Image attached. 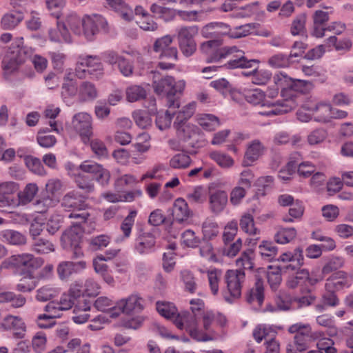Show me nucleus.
<instances>
[{
  "label": "nucleus",
  "instance_id": "obj_1",
  "mask_svg": "<svg viewBox=\"0 0 353 353\" xmlns=\"http://www.w3.org/2000/svg\"><path fill=\"white\" fill-rule=\"evenodd\" d=\"M214 312L207 310L202 312L201 316L202 329L198 327V319L192 316L188 311H184L178 315L175 320L176 327L185 330L192 339L197 341H209L213 340L212 334L214 332Z\"/></svg>",
  "mask_w": 353,
  "mask_h": 353
},
{
  "label": "nucleus",
  "instance_id": "obj_2",
  "mask_svg": "<svg viewBox=\"0 0 353 353\" xmlns=\"http://www.w3.org/2000/svg\"><path fill=\"white\" fill-rule=\"evenodd\" d=\"M276 260L284 263H291L284 266L283 270L296 271L294 274L289 276L287 281L288 288L294 289L301 285L307 287V285H310L312 286L319 282V279L310 276L309 271L307 269H301V267L304 264L303 253L301 248H296L293 252H283Z\"/></svg>",
  "mask_w": 353,
  "mask_h": 353
},
{
  "label": "nucleus",
  "instance_id": "obj_3",
  "mask_svg": "<svg viewBox=\"0 0 353 353\" xmlns=\"http://www.w3.org/2000/svg\"><path fill=\"white\" fill-rule=\"evenodd\" d=\"M207 61L209 63L219 62L223 59H228L223 67L228 70L251 68L259 61L254 59H248L245 52L239 50L236 46H224L212 52H209Z\"/></svg>",
  "mask_w": 353,
  "mask_h": 353
},
{
  "label": "nucleus",
  "instance_id": "obj_4",
  "mask_svg": "<svg viewBox=\"0 0 353 353\" xmlns=\"http://www.w3.org/2000/svg\"><path fill=\"white\" fill-rule=\"evenodd\" d=\"M23 37H21L13 42L2 61L3 74L6 78L17 72L32 54L31 48L23 46Z\"/></svg>",
  "mask_w": 353,
  "mask_h": 353
},
{
  "label": "nucleus",
  "instance_id": "obj_5",
  "mask_svg": "<svg viewBox=\"0 0 353 353\" xmlns=\"http://www.w3.org/2000/svg\"><path fill=\"white\" fill-rule=\"evenodd\" d=\"M185 87L183 80L175 81L172 77L167 76L153 83L155 93L165 97L167 106L170 108H179V97Z\"/></svg>",
  "mask_w": 353,
  "mask_h": 353
},
{
  "label": "nucleus",
  "instance_id": "obj_6",
  "mask_svg": "<svg viewBox=\"0 0 353 353\" xmlns=\"http://www.w3.org/2000/svg\"><path fill=\"white\" fill-rule=\"evenodd\" d=\"M201 33L203 37L210 39L202 43V49L210 50L212 52L220 48L223 36L228 35L230 37L231 28L229 25L223 22H211L202 28Z\"/></svg>",
  "mask_w": 353,
  "mask_h": 353
},
{
  "label": "nucleus",
  "instance_id": "obj_7",
  "mask_svg": "<svg viewBox=\"0 0 353 353\" xmlns=\"http://www.w3.org/2000/svg\"><path fill=\"white\" fill-rule=\"evenodd\" d=\"M224 279L226 286L221 291L223 298L226 302L233 303L241 296L245 272L242 270H230L226 272Z\"/></svg>",
  "mask_w": 353,
  "mask_h": 353
},
{
  "label": "nucleus",
  "instance_id": "obj_8",
  "mask_svg": "<svg viewBox=\"0 0 353 353\" xmlns=\"http://www.w3.org/2000/svg\"><path fill=\"white\" fill-rule=\"evenodd\" d=\"M173 41V37L170 34L165 35L157 39L153 45V50L159 53V57L161 59L168 60V62L160 61L158 67L161 70H169L174 67V64L171 61L178 60V50L174 46H171Z\"/></svg>",
  "mask_w": 353,
  "mask_h": 353
},
{
  "label": "nucleus",
  "instance_id": "obj_9",
  "mask_svg": "<svg viewBox=\"0 0 353 353\" xmlns=\"http://www.w3.org/2000/svg\"><path fill=\"white\" fill-rule=\"evenodd\" d=\"M75 74L79 79L90 77L99 79L103 75V67L97 56L80 55L78 57Z\"/></svg>",
  "mask_w": 353,
  "mask_h": 353
},
{
  "label": "nucleus",
  "instance_id": "obj_10",
  "mask_svg": "<svg viewBox=\"0 0 353 353\" xmlns=\"http://www.w3.org/2000/svg\"><path fill=\"white\" fill-rule=\"evenodd\" d=\"M88 196L80 194L79 192L72 190L68 192L62 199L61 205L67 210L72 212L69 214V218H74L81 220V222H85L89 216V213L85 211L88 206L85 199Z\"/></svg>",
  "mask_w": 353,
  "mask_h": 353
},
{
  "label": "nucleus",
  "instance_id": "obj_11",
  "mask_svg": "<svg viewBox=\"0 0 353 353\" xmlns=\"http://www.w3.org/2000/svg\"><path fill=\"white\" fill-rule=\"evenodd\" d=\"M288 332L295 334L293 345H290L294 352H301L307 349L312 337V328L309 323H294L289 327Z\"/></svg>",
  "mask_w": 353,
  "mask_h": 353
},
{
  "label": "nucleus",
  "instance_id": "obj_12",
  "mask_svg": "<svg viewBox=\"0 0 353 353\" xmlns=\"http://www.w3.org/2000/svg\"><path fill=\"white\" fill-rule=\"evenodd\" d=\"M72 124L81 137L84 144H88L92 135V117L86 112H79L74 115Z\"/></svg>",
  "mask_w": 353,
  "mask_h": 353
},
{
  "label": "nucleus",
  "instance_id": "obj_13",
  "mask_svg": "<svg viewBox=\"0 0 353 353\" xmlns=\"http://www.w3.org/2000/svg\"><path fill=\"white\" fill-rule=\"evenodd\" d=\"M10 263L19 270L21 274L28 272L34 273V271L41 265L42 260L34 257L31 254H22L12 256Z\"/></svg>",
  "mask_w": 353,
  "mask_h": 353
},
{
  "label": "nucleus",
  "instance_id": "obj_14",
  "mask_svg": "<svg viewBox=\"0 0 353 353\" xmlns=\"http://www.w3.org/2000/svg\"><path fill=\"white\" fill-rule=\"evenodd\" d=\"M106 26L107 21L99 14L86 15L82 19L83 34L89 41H92L94 36L101 30H105Z\"/></svg>",
  "mask_w": 353,
  "mask_h": 353
},
{
  "label": "nucleus",
  "instance_id": "obj_15",
  "mask_svg": "<svg viewBox=\"0 0 353 353\" xmlns=\"http://www.w3.org/2000/svg\"><path fill=\"white\" fill-rule=\"evenodd\" d=\"M79 168L83 172L92 174V179H93V180L94 179L101 185H106L109 183L110 179V172L101 164L90 161H85Z\"/></svg>",
  "mask_w": 353,
  "mask_h": 353
},
{
  "label": "nucleus",
  "instance_id": "obj_16",
  "mask_svg": "<svg viewBox=\"0 0 353 353\" xmlns=\"http://www.w3.org/2000/svg\"><path fill=\"white\" fill-rule=\"evenodd\" d=\"M156 238L149 232H144L139 228L134 240V249L140 254H147L154 250Z\"/></svg>",
  "mask_w": 353,
  "mask_h": 353
},
{
  "label": "nucleus",
  "instance_id": "obj_17",
  "mask_svg": "<svg viewBox=\"0 0 353 353\" xmlns=\"http://www.w3.org/2000/svg\"><path fill=\"white\" fill-rule=\"evenodd\" d=\"M145 301L138 294H131L127 299H123L117 302L118 312L127 314L139 313L144 309Z\"/></svg>",
  "mask_w": 353,
  "mask_h": 353
},
{
  "label": "nucleus",
  "instance_id": "obj_18",
  "mask_svg": "<svg viewBox=\"0 0 353 353\" xmlns=\"http://www.w3.org/2000/svg\"><path fill=\"white\" fill-rule=\"evenodd\" d=\"M353 283V278L346 272L339 271L331 275L325 281V289L339 292L350 288Z\"/></svg>",
  "mask_w": 353,
  "mask_h": 353
},
{
  "label": "nucleus",
  "instance_id": "obj_19",
  "mask_svg": "<svg viewBox=\"0 0 353 353\" xmlns=\"http://www.w3.org/2000/svg\"><path fill=\"white\" fill-rule=\"evenodd\" d=\"M86 268L87 262L84 260L77 262L66 261L58 265L57 271L61 280H66L73 274H81Z\"/></svg>",
  "mask_w": 353,
  "mask_h": 353
},
{
  "label": "nucleus",
  "instance_id": "obj_20",
  "mask_svg": "<svg viewBox=\"0 0 353 353\" xmlns=\"http://www.w3.org/2000/svg\"><path fill=\"white\" fill-rule=\"evenodd\" d=\"M83 223L79 220L62 234L61 242L64 249H69L72 245L81 244L83 236V228L81 224Z\"/></svg>",
  "mask_w": 353,
  "mask_h": 353
},
{
  "label": "nucleus",
  "instance_id": "obj_21",
  "mask_svg": "<svg viewBox=\"0 0 353 353\" xmlns=\"http://www.w3.org/2000/svg\"><path fill=\"white\" fill-rule=\"evenodd\" d=\"M178 137L187 143V146L199 148L200 133L199 129L193 124L188 123L176 130Z\"/></svg>",
  "mask_w": 353,
  "mask_h": 353
},
{
  "label": "nucleus",
  "instance_id": "obj_22",
  "mask_svg": "<svg viewBox=\"0 0 353 353\" xmlns=\"http://www.w3.org/2000/svg\"><path fill=\"white\" fill-rule=\"evenodd\" d=\"M5 330H12L15 338L23 339L26 332V326L23 319L17 316L7 315L1 324Z\"/></svg>",
  "mask_w": 353,
  "mask_h": 353
},
{
  "label": "nucleus",
  "instance_id": "obj_23",
  "mask_svg": "<svg viewBox=\"0 0 353 353\" xmlns=\"http://www.w3.org/2000/svg\"><path fill=\"white\" fill-rule=\"evenodd\" d=\"M49 39L55 43H71L72 37L66 27V24L59 21H57V26L48 31Z\"/></svg>",
  "mask_w": 353,
  "mask_h": 353
},
{
  "label": "nucleus",
  "instance_id": "obj_24",
  "mask_svg": "<svg viewBox=\"0 0 353 353\" xmlns=\"http://www.w3.org/2000/svg\"><path fill=\"white\" fill-rule=\"evenodd\" d=\"M19 190L17 183L12 181L0 183V207L13 203L12 195Z\"/></svg>",
  "mask_w": 353,
  "mask_h": 353
},
{
  "label": "nucleus",
  "instance_id": "obj_25",
  "mask_svg": "<svg viewBox=\"0 0 353 353\" xmlns=\"http://www.w3.org/2000/svg\"><path fill=\"white\" fill-rule=\"evenodd\" d=\"M228 194L223 190H216L210 194V209L212 213L218 214L223 211L228 203Z\"/></svg>",
  "mask_w": 353,
  "mask_h": 353
},
{
  "label": "nucleus",
  "instance_id": "obj_26",
  "mask_svg": "<svg viewBox=\"0 0 353 353\" xmlns=\"http://www.w3.org/2000/svg\"><path fill=\"white\" fill-rule=\"evenodd\" d=\"M264 149L265 148L260 141H252L247 148L244 159L243 160V165H252V163L263 154Z\"/></svg>",
  "mask_w": 353,
  "mask_h": 353
},
{
  "label": "nucleus",
  "instance_id": "obj_27",
  "mask_svg": "<svg viewBox=\"0 0 353 353\" xmlns=\"http://www.w3.org/2000/svg\"><path fill=\"white\" fill-rule=\"evenodd\" d=\"M172 214L174 221L181 223L188 220L192 214V212L185 200L183 198H178L174 202Z\"/></svg>",
  "mask_w": 353,
  "mask_h": 353
},
{
  "label": "nucleus",
  "instance_id": "obj_28",
  "mask_svg": "<svg viewBox=\"0 0 353 353\" xmlns=\"http://www.w3.org/2000/svg\"><path fill=\"white\" fill-rule=\"evenodd\" d=\"M246 301L250 304L261 306L264 301V283L261 278H256L254 285L248 292Z\"/></svg>",
  "mask_w": 353,
  "mask_h": 353
},
{
  "label": "nucleus",
  "instance_id": "obj_29",
  "mask_svg": "<svg viewBox=\"0 0 353 353\" xmlns=\"http://www.w3.org/2000/svg\"><path fill=\"white\" fill-rule=\"evenodd\" d=\"M106 3L125 21H131L134 17V10L123 0H105Z\"/></svg>",
  "mask_w": 353,
  "mask_h": 353
},
{
  "label": "nucleus",
  "instance_id": "obj_30",
  "mask_svg": "<svg viewBox=\"0 0 353 353\" xmlns=\"http://www.w3.org/2000/svg\"><path fill=\"white\" fill-rule=\"evenodd\" d=\"M92 303L88 300L77 302L73 310L74 315L72 319L76 323L81 324L86 322L90 318L88 312L90 310Z\"/></svg>",
  "mask_w": 353,
  "mask_h": 353
},
{
  "label": "nucleus",
  "instance_id": "obj_31",
  "mask_svg": "<svg viewBox=\"0 0 353 353\" xmlns=\"http://www.w3.org/2000/svg\"><path fill=\"white\" fill-rule=\"evenodd\" d=\"M307 110L313 112L314 119L317 122L327 123L330 121L331 105L325 103H319Z\"/></svg>",
  "mask_w": 353,
  "mask_h": 353
},
{
  "label": "nucleus",
  "instance_id": "obj_32",
  "mask_svg": "<svg viewBox=\"0 0 353 353\" xmlns=\"http://www.w3.org/2000/svg\"><path fill=\"white\" fill-rule=\"evenodd\" d=\"M1 240L12 245H23L26 243V236L14 230H4L0 232Z\"/></svg>",
  "mask_w": 353,
  "mask_h": 353
},
{
  "label": "nucleus",
  "instance_id": "obj_33",
  "mask_svg": "<svg viewBox=\"0 0 353 353\" xmlns=\"http://www.w3.org/2000/svg\"><path fill=\"white\" fill-rule=\"evenodd\" d=\"M94 307L99 311L109 312L110 316L112 318L117 317L119 315L117 303L116 305H114L110 299L105 296L97 298L94 301Z\"/></svg>",
  "mask_w": 353,
  "mask_h": 353
},
{
  "label": "nucleus",
  "instance_id": "obj_34",
  "mask_svg": "<svg viewBox=\"0 0 353 353\" xmlns=\"http://www.w3.org/2000/svg\"><path fill=\"white\" fill-rule=\"evenodd\" d=\"M74 181L77 186L83 191V195L88 196L89 194L94 192L95 188L92 179L89 174L78 173L75 175Z\"/></svg>",
  "mask_w": 353,
  "mask_h": 353
},
{
  "label": "nucleus",
  "instance_id": "obj_35",
  "mask_svg": "<svg viewBox=\"0 0 353 353\" xmlns=\"http://www.w3.org/2000/svg\"><path fill=\"white\" fill-rule=\"evenodd\" d=\"M196 26H181L176 29L178 43L195 41L194 37L198 34Z\"/></svg>",
  "mask_w": 353,
  "mask_h": 353
},
{
  "label": "nucleus",
  "instance_id": "obj_36",
  "mask_svg": "<svg viewBox=\"0 0 353 353\" xmlns=\"http://www.w3.org/2000/svg\"><path fill=\"white\" fill-rule=\"evenodd\" d=\"M22 278L16 285V290L21 292H30L38 285V279L34 276V273L30 272L21 274Z\"/></svg>",
  "mask_w": 353,
  "mask_h": 353
},
{
  "label": "nucleus",
  "instance_id": "obj_37",
  "mask_svg": "<svg viewBox=\"0 0 353 353\" xmlns=\"http://www.w3.org/2000/svg\"><path fill=\"white\" fill-rule=\"evenodd\" d=\"M59 202L55 196L44 194L34 203L36 212L45 213L50 208L54 207Z\"/></svg>",
  "mask_w": 353,
  "mask_h": 353
},
{
  "label": "nucleus",
  "instance_id": "obj_38",
  "mask_svg": "<svg viewBox=\"0 0 353 353\" xmlns=\"http://www.w3.org/2000/svg\"><path fill=\"white\" fill-rule=\"evenodd\" d=\"M31 251L37 254H46L54 251V244L47 239H35L31 243Z\"/></svg>",
  "mask_w": 353,
  "mask_h": 353
},
{
  "label": "nucleus",
  "instance_id": "obj_39",
  "mask_svg": "<svg viewBox=\"0 0 353 353\" xmlns=\"http://www.w3.org/2000/svg\"><path fill=\"white\" fill-rule=\"evenodd\" d=\"M88 143L90 144L91 151L97 159L102 160L108 158L109 152L108 148L102 140L97 138L91 139L90 137Z\"/></svg>",
  "mask_w": 353,
  "mask_h": 353
},
{
  "label": "nucleus",
  "instance_id": "obj_40",
  "mask_svg": "<svg viewBox=\"0 0 353 353\" xmlns=\"http://www.w3.org/2000/svg\"><path fill=\"white\" fill-rule=\"evenodd\" d=\"M79 96L83 101H91L97 97L98 92L94 84L83 81L79 86Z\"/></svg>",
  "mask_w": 353,
  "mask_h": 353
},
{
  "label": "nucleus",
  "instance_id": "obj_41",
  "mask_svg": "<svg viewBox=\"0 0 353 353\" xmlns=\"http://www.w3.org/2000/svg\"><path fill=\"white\" fill-rule=\"evenodd\" d=\"M157 310L160 315L166 319L174 318V323L178 315L181 314L184 312L178 313L177 308L172 303L157 301L156 303Z\"/></svg>",
  "mask_w": 353,
  "mask_h": 353
},
{
  "label": "nucleus",
  "instance_id": "obj_42",
  "mask_svg": "<svg viewBox=\"0 0 353 353\" xmlns=\"http://www.w3.org/2000/svg\"><path fill=\"white\" fill-rule=\"evenodd\" d=\"M23 19V14L21 12L12 11L3 16L1 24L3 29L10 30L14 28Z\"/></svg>",
  "mask_w": 353,
  "mask_h": 353
},
{
  "label": "nucleus",
  "instance_id": "obj_43",
  "mask_svg": "<svg viewBox=\"0 0 353 353\" xmlns=\"http://www.w3.org/2000/svg\"><path fill=\"white\" fill-rule=\"evenodd\" d=\"M278 248L273 242L263 241L259 246V253L263 260L271 261L277 254Z\"/></svg>",
  "mask_w": 353,
  "mask_h": 353
},
{
  "label": "nucleus",
  "instance_id": "obj_44",
  "mask_svg": "<svg viewBox=\"0 0 353 353\" xmlns=\"http://www.w3.org/2000/svg\"><path fill=\"white\" fill-rule=\"evenodd\" d=\"M38 192V186L35 183H28L22 191L18 192L19 204L26 205L31 202Z\"/></svg>",
  "mask_w": 353,
  "mask_h": 353
},
{
  "label": "nucleus",
  "instance_id": "obj_45",
  "mask_svg": "<svg viewBox=\"0 0 353 353\" xmlns=\"http://www.w3.org/2000/svg\"><path fill=\"white\" fill-rule=\"evenodd\" d=\"M268 270L267 272L268 282L272 290H276L282 281V276H281L282 269L280 266H272V265H269L268 267Z\"/></svg>",
  "mask_w": 353,
  "mask_h": 353
},
{
  "label": "nucleus",
  "instance_id": "obj_46",
  "mask_svg": "<svg viewBox=\"0 0 353 353\" xmlns=\"http://www.w3.org/2000/svg\"><path fill=\"white\" fill-rule=\"evenodd\" d=\"M322 304L316 305V309L319 312H323L326 307H336L339 304V299L336 293L332 290H325L322 295Z\"/></svg>",
  "mask_w": 353,
  "mask_h": 353
},
{
  "label": "nucleus",
  "instance_id": "obj_47",
  "mask_svg": "<svg viewBox=\"0 0 353 353\" xmlns=\"http://www.w3.org/2000/svg\"><path fill=\"white\" fill-rule=\"evenodd\" d=\"M241 229L250 235L259 234V230L255 227L253 216L250 213L243 214L239 221Z\"/></svg>",
  "mask_w": 353,
  "mask_h": 353
},
{
  "label": "nucleus",
  "instance_id": "obj_48",
  "mask_svg": "<svg viewBox=\"0 0 353 353\" xmlns=\"http://www.w3.org/2000/svg\"><path fill=\"white\" fill-rule=\"evenodd\" d=\"M126 99L129 102H136L146 98L147 92L141 85H132L126 88Z\"/></svg>",
  "mask_w": 353,
  "mask_h": 353
},
{
  "label": "nucleus",
  "instance_id": "obj_49",
  "mask_svg": "<svg viewBox=\"0 0 353 353\" xmlns=\"http://www.w3.org/2000/svg\"><path fill=\"white\" fill-rule=\"evenodd\" d=\"M0 301L10 303L11 306L18 308L25 305L26 299L21 294H16L12 292H6L0 294Z\"/></svg>",
  "mask_w": 353,
  "mask_h": 353
},
{
  "label": "nucleus",
  "instance_id": "obj_50",
  "mask_svg": "<svg viewBox=\"0 0 353 353\" xmlns=\"http://www.w3.org/2000/svg\"><path fill=\"white\" fill-rule=\"evenodd\" d=\"M209 156L222 168H230L234 163V159L230 155L220 151H213L210 153Z\"/></svg>",
  "mask_w": 353,
  "mask_h": 353
},
{
  "label": "nucleus",
  "instance_id": "obj_51",
  "mask_svg": "<svg viewBox=\"0 0 353 353\" xmlns=\"http://www.w3.org/2000/svg\"><path fill=\"white\" fill-rule=\"evenodd\" d=\"M306 15L301 14L296 16L292 21L290 28V32L293 36L306 35Z\"/></svg>",
  "mask_w": 353,
  "mask_h": 353
},
{
  "label": "nucleus",
  "instance_id": "obj_52",
  "mask_svg": "<svg viewBox=\"0 0 353 353\" xmlns=\"http://www.w3.org/2000/svg\"><path fill=\"white\" fill-rule=\"evenodd\" d=\"M198 123L205 130L213 131L219 126V119L210 114L200 115L197 119Z\"/></svg>",
  "mask_w": 353,
  "mask_h": 353
},
{
  "label": "nucleus",
  "instance_id": "obj_53",
  "mask_svg": "<svg viewBox=\"0 0 353 353\" xmlns=\"http://www.w3.org/2000/svg\"><path fill=\"white\" fill-rule=\"evenodd\" d=\"M294 79L288 77L285 72H280L274 76V81L282 93L285 90H291Z\"/></svg>",
  "mask_w": 353,
  "mask_h": 353
},
{
  "label": "nucleus",
  "instance_id": "obj_54",
  "mask_svg": "<svg viewBox=\"0 0 353 353\" xmlns=\"http://www.w3.org/2000/svg\"><path fill=\"white\" fill-rule=\"evenodd\" d=\"M150 10L159 18H161L164 21H167L174 17L176 9L174 8H168L161 5L153 3L150 6Z\"/></svg>",
  "mask_w": 353,
  "mask_h": 353
},
{
  "label": "nucleus",
  "instance_id": "obj_55",
  "mask_svg": "<svg viewBox=\"0 0 353 353\" xmlns=\"http://www.w3.org/2000/svg\"><path fill=\"white\" fill-rule=\"evenodd\" d=\"M275 303L281 310H294V297L286 292H279L275 298Z\"/></svg>",
  "mask_w": 353,
  "mask_h": 353
},
{
  "label": "nucleus",
  "instance_id": "obj_56",
  "mask_svg": "<svg viewBox=\"0 0 353 353\" xmlns=\"http://www.w3.org/2000/svg\"><path fill=\"white\" fill-rule=\"evenodd\" d=\"M138 183L137 178L132 174H124L119 177L114 183L119 192H124L125 189L132 188Z\"/></svg>",
  "mask_w": 353,
  "mask_h": 353
},
{
  "label": "nucleus",
  "instance_id": "obj_57",
  "mask_svg": "<svg viewBox=\"0 0 353 353\" xmlns=\"http://www.w3.org/2000/svg\"><path fill=\"white\" fill-rule=\"evenodd\" d=\"M296 235V231L294 228H281L274 234V241L280 244L289 243Z\"/></svg>",
  "mask_w": 353,
  "mask_h": 353
},
{
  "label": "nucleus",
  "instance_id": "obj_58",
  "mask_svg": "<svg viewBox=\"0 0 353 353\" xmlns=\"http://www.w3.org/2000/svg\"><path fill=\"white\" fill-rule=\"evenodd\" d=\"M304 212V206L302 201L296 200L295 202L290 206L289 216L286 215L283 217L285 222H293V219H300Z\"/></svg>",
  "mask_w": 353,
  "mask_h": 353
},
{
  "label": "nucleus",
  "instance_id": "obj_59",
  "mask_svg": "<svg viewBox=\"0 0 353 353\" xmlns=\"http://www.w3.org/2000/svg\"><path fill=\"white\" fill-rule=\"evenodd\" d=\"M246 101L254 105H261L262 106L267 105L265 94L260 89H254L248 92L245 94Z\"/></svg>",
  "mask_w": 353,
  "mask_h": 353
},
{
  "label": "nucleus",
  "instance_id": "obj_60",
  "mask_svg": "<svg viewBox=\"0 0 353 353\" xmlns=\"http://www.w3.org/2000/svg\"><path fill=\"white\" fill-rule=\"evenodd\" d=\"M137 215V210H130L128 216L123 219L121 224L120 228L123 232V236L125 239H128L130 236L132 229L134 224V221Z\"/></svg>",
  "mask_w": 353,
  "mask_h": 353
},
{
  "label": "nucleus",
  "instance_id": "obj_61",
  "mask_svg": "<svg viewBox=\"0 0 353 353\" xmlns=\"http://www.w3.org/2000/svg\"><path fill=\"white\" fill-rule=\"evenodd\" d=\"M25 162L29 170L34 174L43 176L46 174L45 168L39 159L32 156L25 158Z\"/></svg>",
  "mask_w": 353,
  "mask_h": 353
},
{
  "label": "nucleus",
  "instance_id": "obj_62",
  "mask_svg": "<svg viewBox=\"0 0 353 353\" xmlns=\"http://www.w3.org/2000/svg\"><path fill=\"white\" fill-rule=\"evenodd\" d=\"M181 281L183 283L185 290L194 294L197 289V284L193 274L188 270H184L181 272Z\"/></svg>",
  "mask_w": 353,
  "mask_h": 353
},
{
  "label": "nucleus",
  "instance_id": "obj_63",
  "mask_svg": "<svg viewBox=\"0 0 353 353\" xmlns=\"http://www.w3.org/2000/svg\"><path fill=\"white\" fill-rule=\"evenodd\" d=\"M202 232L205 239L210 240L217 236L219 233L217 223L211 220H205L202 225Z\"/></svg>",
  "mask_w": 353,
  "mask_h": 353
},
{
  "label": "nucleus",
  "instance_id": "obj_64",
  "mask_svg": "<svg viewBox=\"0 0 353 353\" xmlns=\"http://www.w3.org/2000/svg\"><path fill=\"white\" fill-rule=\"evenodd\" d=\"M191 163L189 155L184 153L175 154L170 161V165L174 169H183L188 167Z\"/></svg>",
  "mask_w": 353,
  "mask_h": 353
}]
</instances>
